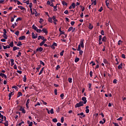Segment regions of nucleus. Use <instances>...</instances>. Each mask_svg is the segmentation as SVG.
Returning a JSON list of instances; mask_svg holds the SVG:
<instances>
[{"label": "nucleus", "instance_id": "14", "mask_svg": "<svg viewBox=\"0 0 126 126\" xmlns=\"http://www.w3.org/2000/svg\"><path fill=\"white\" fill-rule=\"evenodd\" d=\"M44 67L41 68V70L40 71L39 73H38V75H41L42 73H43V71H44Z\"/></svg>", "mask_w": 126, "mask_h": 126}, {"label": "nucleus", "instance_id": "51", "mask_svg": "<svg viewBox=\"0 0 126 126\" xmlns=\"http://www.w3.org/2000/svg\"><path fill=\"white\" fill-rule=\"evenodd\" d=\"M101 35H102L103 36H105V32H104V31L102 30L101 31Z\"/></svg>", "mask_w": 126, "mask_h": 126}, {"label": "nucleus", "instance_id": "62", "mask_svg": "<svg viewBox=\"0 0 126 126\" xmlns=\"http://www.w3.org/2000/svg\"><path fill=\"white\" fill-rule=\"evenodd\" d=\"M12 93H13L12 92H11L10 93H9L8 94V97H11L12 95H13V94H12Z\"/></svg>", "mask_w": 126, "mask_h": 126}, {"label": "nucleus", "instance_id": "53", "mask_svg": "<svg viewBox=\"0 0 126 126\" xmlns=\"http://www.w3.org/2000/svg\"><path fill=\"white\" fill-rule=\"evenodd\" d=\"M3 35H6V30L4 29L3 30Z\"/></svg>", "mask_w": 126, "mask_h": 126}, {"label": "nucleus", "instance_id": "24", "mask_svg": "<svg viewBox=\"0 0 126 126\" xmlns=\"http://www.w3.org/2000/svg\"><path fill=\"white\" fill-rule=\"evenodd\" d=\"M103 63H104L106 64H108L109 63V62H108V61H107V60L105 59L103 60Z\"/></svg>", "mask_w": 126, "mask_h": 126}, {"label": "nucleus", "instance_id": "3", "mask_svg": "<svg viewBox=\"0 0 126 126\" xmlns=\"http://www.w3.org/2000/svg\"><path fill=\"white\" fill-rule=\"evenodd\" d=\"M77 116H82V117L80 116L79 118L80 119H82V118H85V115H84V113L83 112H81V113H79L77 114Z\"/></svg>", "mask_w": 126, "mask_h": 126}, {"label": "nucleus", "instance_id": "26", "mask_svg": "<svg viewBox=\"0 0 126 126\" xmlns=\"http://www.w3.org/2000/svg\"><path fill=\"white\" fill-rule=\"evenodd\" d=\"M48 21L50 22V23H53V18L49 17L48 18Z\"/></svg>", "mask_w": 126, "mask_h": 126}, {"label": "nucleus", "instance_id": "64", "mask_svg": "<svg viewBox=\"0 0 126 126\" xmlns=\"http://www.w3.org/2000/svg\"><path fill=\"white\" fill-rule=\"evenodd\" d=\"M123 117H120L119 118L117 119V121H122Z\"/></svg>", "mask_w": 126, "mask_h": 126}, {"label": "nucleus", "instance_id": "32", "mask_svg": "<svg viewBox=\"0 0 126 126\" xmlns=\"http://www.w3.org/2000/svg\"><path fill=\"white\" fill-rule=\"evenodd\" d=\"M43 32V30H41V29H37V30H36V32H37V33H41V32Z\"/></svg>", "mask_w": 126, "mask_h": 126}, {"label": "nucleus", "instance_id": "16", "mask_svg": "<svg viewBox=\"0 0 126 126\" xmlns=\"http://www.w3.org/2000/svg\"><path fill=\"white\" fill-rule=\"evenodd\" d=\"M89 91H91L92 90V89H91V87L92 86V84L91 83H89Z\"/></svg>", "mask_w": 126, "mask_h": 126}, {"label": "nucleus", "instance_id": "12", "mask_svg": "<svg viewBox=\"0 0 126 126\" xmlns=\"http://www.w3.org/2000/svg\"><path fill=\"white\" fill-rule=\"evenodd\" d=\"M30 103V98H28L27 100L26 106L28 107V106H29V103Z\"/></svg>", "mask_w": 126, "mask_h": 126}, {"label": "nucleus", "instance_id": "52", "mask_svg": "<svg viewBox=\"0 0 126 126\" xmlns=\"http://www.w3.org/2000/svg\"><path fill=\"white\" fill-rule=\"evenodd\" d=\"M101 40H102V35H100L99 36L98 41H101Z\"/></svg>", "mask_w": 126, "mask_h": 126}, {"label": "nucleus", "instance_id": "8", "mask_svg": "<svg viewBox=\"0 0 126 126\" xmlns=\"http://www.w3.org/2000/svg\"><path fill=\"white\" fill-rule=\"evenodd\" d=\"M36 51V52H43V48L40 47L39 48H37Z\"/></svg>", "mask_w": 126, "mask_h": 126}, {"label": "nucleus", "instance_id": "17", "mask_svg": "<svg viewBox=\"0 0 126 126\" xmlns=\"http://www.w3.org/2000/svg\"><path fill=\"white\" fill-rule=\"evenodd\" d=\"M32 29H33L35 31H37V30H38V28H37V27H36V26H35V25H32Z\"/></svg>", "mask_w": 126, "mask_h": 126}, {"label": "nucleus", "instance_id": "27", "mask_svg": "<svg viewBox=\"0 0 126 126\" xmlns=\"http://www.w3.org/2000/svg\"><path fill=\"white\" fill-rule=\"evenodd\" d=\"M18 47H20V46H22V43H21V41H19L18 44H17Z\"/></svg>", "mask_w": 126, "mask_h": 126}, {"label": "nucleus", "instance_id": "33", "mask_svg": "<svg viewBox=\"0 0 126 126\" xmlns=\"http://www.w3.org/2000/svg\"><path fill=\"white\" fill-rule=\"evenodd\" d=\"M21 20H22V18L19 17V18H17V19H16V22H17V21H21Z\"/></svg>", "mask_w": 126, "mask_h": 126}, {"label": "nucleus", "instance_id": "15", "mask_svg": "<svg viewBox=\"0 0 126 126\" xmlns=\"http://www.w3.org/2000/svg\"><path fill=\"white\" fill-rule=\"evenodd\" d=\"M123 68V63H121L120 65H118V69H122Z\"/></svg>", "mask_w": 126, "mask_h": 126}, {"label": "nucleus", "instance_id": "55", "mask_svg": "<svg viewBox=\"0 0 126 126\" xmlns=\"http://www.w3.org/2000/svg\"><path fill=\"white\" fill-rule=\"evenodd\" d=\"M41 104L40 102H37L36 104L34 105V107H37V106H40Z\"/></svg>", "mask_w": 126, "mask_h": 126}, {"label": "nucleus", "instance_id": "63", "mask_svg": "<svg viewBox=\"0 0 126 126\" xmlns=\"http://www.w3.org/2000/svg\"><path fill=\"white\" fill-rule=\"evenodd\" d=\"M5 40L6 39L5 38H2L0 39V41H1V42H5L6 41Z\"/></svg>", "mask_w": 126, "mask_h": 126}, {"label": "nucleus", "instance_id": "34", "mask_svg": "<svg viewBox=\"0 0 126 126\" xmlns=\"http://www.w3.org/2000/svg\"><path fill=\"white\" fill-rule=\"evenodd\" d=\"M15 26H17V24L16 23H15L14 24H13L11 26V27H12L13 29L15 28Z\"/></svg>", "mask_w": 126, "mask_h": 126}, {"label": "nucleus", "instance_id": "4", "mask_svg": "<svg viewBox=\"0 0 126 126\" xmlns=\"http://www.w3.org/2000/svg\"><path fill=\"white\" fill-rule=\"evenodd\" d=\"M19 111H21L23 114H25V113H26V111H25V109H24L22 106H20Z\"/></svg>", "mask_w": 126, "mask_h": 126}, {"label": "nucleus", "instance_id": "35", "mask_svg": "<svg viewBox=\"0 0 126 126\" xmlns=\"http://www.w3.org/2000/svg\"><path fill=\"white\" fill-rule=\"evenodd\" d=\"M72 29H73V27H69L67 31L68 32H70V31H71V30H72Z\"/></svg>", "mask_w": 126, "mask_h": 126}, {"label": "nucleus", "instance_id": "18", "mask_svg": "<svg viewBox=\"0 0 126 126\" xmlns=\"http://www.w3.org/2000/svg\"><path fill=\"white\" fill-rule=\"evenodd\" d=\"M42 67V65L41 64H39L38 65L37 67H36V69L38 72H39V69H40V68H41V67Z\"/></svg>", "mask_w": 126, "mask_h": 126}, {"label": "nucleus", "instance_id": "22", "mask_svg": "<svg viewBox=\"0 0 126 126\" xmlns=\"http://www.w3.org/2000/svg\"><path fill=\"white\" fill-rule=\"evenodd\" d=\"M26 80H27V78H26V75H25L23 77V81L24 82H26Z\"/></svg>", "mask_w": 126, "mask_h": 126}, {"label": "nucleus", "instance_id": "57", "mask_svg": "<svg viewBox=\"0 0 126 126\" xmlns=\"http://www.w3.org/2000/svg\"><path fill=\"white\" fill-rule=\"evenodd\" d=\"M79 55H82V54H83V51L82 50H79Z\"/></svg>", "mask_w": 126, "mask_h": 126}, {"label": "nucleus", "instance_id": "50", "mask_svg": "<svg viewBox=\"0 0 126 126\" xmlns=\"http://www.w3.org/2000/svg\"><path fill=\"white\" fill-rule=\"evenodd\" d=\"M103 10V7H100V9L98 10V11L99 12H102V11Z\"/></svg>", "mask_w": 126, "mask_h": 126}, {"label": "nucleus", "instance_id": "11", "mask_svg": "<svg viewBox=\"0 0 126 126\" xmlns=\"http://www.w3.org/2000/svg\"><path fill=\"white\" fill-rule=\"evenodd\" d=\"M42 32L43 33H45V34H46V35L48 34V31H47V29L43 28L42 29Z\"/></svg>", "mask_w": 126, "mask_h": 126}, {"label": "nucleus", "instance_id": "13", "mask_svg": "<svg viewBox=\"0 0 126 126\" xmlns=\"http://www.w3.org/2000/svg\"><path fill=\"white\" fill-rule=\"evenodd\" d=\"M102 42H107V37L103 36L102 39Z\"/></svg>", "mask_w": 126, "mask_h": 126}, {"label": "nucleus", "instance_id": "36", "mask_svg": "<svg viewBox=\"0 0 126 126\" xmlns=\"http://www.w3.org/2000/svg\"><path fill=\"white\" fill-rule=\"evenodd\" d=\"M68 81L69 83H71V82H72V78H69L68 79Z\"/></svg>", "mask_w": 126, "mask_h": 126}, {"label": "nucleus", "instance_id": "38", "mask_svg": "<svg viewBox=\"0 0 126 126\" xmlns=\"http://www.w3.org/2000/svg\"><path fill=\"white\" fill-rule=\"evenodd\" d=\"M52 122H53L54 123H57L58 119H57V118H54L52 120Z\"/></svg>", "mask_w": 126, "mask_h": 126}, {"label": "nucleus", "instance_id": "45", "mask_svg": "<svg viewBox=\"0 0 126 126\" xmlns=\"http://www.w3.org/2000/svg\"><path fill=\"white\" fill-rule=\"evenodd\" d=\"M77 30H76V29L75 28H73V29L72 30V33H73V32H76V31Z\"/></svg>", "mask_w": 126, "mask_h": 126}, {"label": "nucleus", "instance_id": "23", "mask_svg": "<svg viewBox=\"0 0 126 126\" xmlns=\"http://www.w3.org/2000/svg\"><path fill=\"white\" fill-rule=\"evenodd\" d=\"M18 8H20V9H21V10H23L25 9V8L22 6H18Z\"/></svg>", "mask_w": 126, "mask_h": 126}, {"label": "nucleus", "instance_id": "21", "mask_svg": "<svg viewBox=\"0 0 126 126\" xmlns=\"http://www.w3.org/2000/svg\"><path fill=\"white\" fill-rule=\"evenodd\" d=\"M22 93L19 92H18V94H17V98H19V97H20V96H22Z\"/></svg>", "mask_w": 126, "mask_h": 126}, {"label": "nucleus", "instance_id": "61", "mask_svg": "<svg viewBox=\"0 0 126 126\" xmlns=\"http://www.w3.org/2000/svg\"><path fill=\"white\" fill-rule=\"evenodd\" d=\"M33 11H34L33 12H34L35 15H36L37 14V13H38V12H37V11L35 9H33Z\"/></svg>", "mask_w": 126, "mask_h": 126}, {"label": "nucleus", "instance_id": "20", "mask_svg": "<svg viewBox=\"0 0 126 126\" xmlns=\"http://www.w3.org/2000/svg\"><path fill=\"white\" fill-rule=\"evenodd\" d=\"M52 19L53 20L54 22H58V20H57V19H56V16H53L52 17Z\"/></svg>", "mask_w": 126, "mask_h": 126}, {"label": "nucleus", "instance_id": "59", "mask_svg": "<svg viewBox=\"0 0 126 126\" xmlns=\"http://www.w3.org/2000/svg\"><path fill=\"white\" fill-rule=\"evenodd\" d=\"M15 35H17V36H18V35H19V31H17L15 32Z\"/></svg>", "mask_w": 126, "mask_h": 126}, {"label": "nucleus", "instance_id": "44", "mask_svg": "<svg viewBox=\"0 0 126 126\" xmlns=\"http://www.w3.org/2000/svg\"><path fill=\"white\" fill-rule=\"evenodd\" d=\"M53 8L54 9L53 10L54 11H57V10H58V9H57V5L56 6H54Z\"/></svg>", "mask_w": 126, "mask_h": 126}, {"label": "nucleus", "instance_id": "43", "mask_svg": "<svg viewBox=\"0 0 126 126\" xmlns=\"http://www.w3.org/2000/svg\"><path fill=\"white\" fill-rule=\"evenodd\" d=\"M17 3L18 4V5H19L20 4H21V5H22V3L20 2V1H19V0H17Z\"/></svg>", "mask_w": 126, "mask_h": 126}, {"label": "nucleus", "instance_id": "2", "mask_svg": "<svg viewBox=\"0 0 126 126\" xmlns=\"http://www.w3.org/2000/svg\"><path fill=\"white\" fill-rule=\"evenodd\" d=\"M83 101H80L79 103H76L75 105V108H79L80 107H82L84 105Z\"/></svg>", "mask_w": 126, "mask_h": 126}, {"label": "nucleus", "instance_id": "5", "mask_svg": "<svg viewBox=\"0 0 126 126\" xmlns=\"http://www.w3.org/2000/svg\"><path fill=\"white\" fill-rule=\"evenodd\" d=\"M82 101H84V104H86V103H87V100H86V97L85 96H83L82 98Z\"/></svg>", "mask_w": 126, "mask_h": 126}, {"label": "nucleus", "instance_id": "49", "mask_svg": "<svg viewBox=\"0 0 126 126\" xmlns=\"http://www.w3.org/2000/svg\"><path fill=\"white\" fill-rule=\"evenodd\" d=\"M39 23H42V22H44V20L42 18H40L39 21Z\"/></svg>", "mask_w": 126, "mask_h": 126}, {"label": "nucleus", "instance_id": "10", "mask_svg": "<svg viewBox=\"0 0 126 126\" xmlns=\"http://www.w3.org/2000/svg\"><path fill=\"white\" fill-rule=\"evenodd\" d=\"M0 76H1V77H4L5 79L7 78L6 75H5L2 73H0Z\"/></svg>", "mask_w": 126, "mask_h": 126}, {"label": "nucleus", "instance_id": "25", "mask_svg": "<svg viewBox=\"0 0 126 126\" xmlns=\"http://www.w3.org/2000/svg\"><path fill=\"white\" fill-rule=\"evenodd\" d=\"M89 29H91V30L93 29V26H92V25H91V23L89 24Z\"/></svg>", "mask_w": 126, "mask_h": 126}, {"label": "nucleus", "instance_id": "1", "mask_svg": "<svg viewBox=\"0 0 126 126\" xmlns=\"http://www.w3.org/2000/svg\"><path fill=\"white\" fill-rule=\"evenodd\" d=\"M84 40L81 39L80 44L78 45L77 51H81V48H84Z\"/></svg>", "mask_w": 126, "mask_h": 126}, {"label": "nucleus", "instance_id": "46", "mask_svg": "<svg viewBox=\"0 0 126 126\" xmlns=\"http://www.w3.org/2000/svg\"><path fill=\"white\" fill-rule=\"evenodd\" d=\"M64 53V50H63L61 53H60V56H63V53Z\"/></svg>", "mask_w": 126, "mask_h": 126}, {"label": "nucleus", "instance_id": "37", "mask_svg": "<svg viewBox=\"0 0 126 126\" xmlns=\"http://www.w3.org/2000/svg\"><path fill=\"white\" fill-rule=\"evenodd\" d=\"M3 124H4L5 126H8V121H5V123Z\"/></svg>", "mask_w": 126, "mask_h": 126}, {"label": "nucleus", "instance_id": "47", "mask_svg": "<svg viewBox=\"0 0 126 126\" xmlns=\"http://www.w3.org/2000/svg\"><path fill=\"white\" fill-rule=\"evenodd\" d=\"M90 75L91 77H92V76H93V72H92V71H90Z\"/></svg>", "mask_w": 126, "mask_h": 126}, {"label": "nucleus", "instance_id": "40", "mask_svg": "<svg viewBox=\"0 0 126 126\" xmlns=\"http://www.w3.org/2000/svg\"><path fill=\"white\" fill-rule=\"evenodd\" d=\"M45 42L44 41H42L40 44H39V46H40V47H42L43 46V45H44Z\"/></svg>", "mask_w": 126, "mask_h": 126}, {"label": "nucleus", "instance_id": "19", "mask_svg": "<svg viewBox=\"0 0 126 126\" xmlns=\"http://www.w3.org/2000/svg\"><path fill=\"white\" fill-rule=\"evenodd\" d=\"M14 65V60L11 59V66H13Z\"/></svg>", "mask_w": 126, "mask_h": 126}, {"label": "nucleus", "instance_id": "39", "mask_svg": "<svg viewBox=\"0 0 126 126\" xmlns=\"http://www.w3.org/2000/svg\"><path fill=\"white\" fill-rule=\"evenodd\" d=\"M71 6H72V8H75V3H72Z\"/></svg>", "mask_w": 126, "mask_h": 126}, {"label": "nucleus", "instance_id": "48", "mask_svg": "<svg viewBox=\"0 0 126 126\" xmlns=\"http://www.w3.org/2000/svg\"><path fill=\"white\" fill-rule=\"evenodd\" d=\"M3 37L4 38V39H5L6 40V39H7V35L6 34H3Z\"/></svg>", "mask_w": 126, "mask_h": 126}, {"label": "nucleus", "instance_id": "6", "mask_svg": "<svg viewBox=\"0 0 126 126\" xmlns=\"http://www.w3.org/2000/svg\"><path fill=\"white\" fill-rule=\"evenodd\" d=\"M26 39V36H25V35H23L19 37V40H25Z\"/></svg>", "mask_w": 126, "mask_h": 126}, {"label": "nucleus", "instance_id": "41", "mask_svg": "<svg viewBox=\"0 0 126 126\" xmlns=\"http://www.w3.org/2000/svg\"><path fill=\"white\" fill-rule=\"evenodd\" d=\"M39 62H40V65H41V64L43 65V66L45 65V63L43 61H40Z\"/></svg>", "mask_w": 126, "mask_h": 126}, {"label": "nucleus", "instance_id": "9", "mask_svg": "<svg viewBox=\"0 0 126 126\" xmlns=\"http://www.w3.org/2000/svg\"><path fill=\"white\" fill-rule=\"evenodd\" d=\"M2 47L4 50H6V49H10V46L9 45H6V46L4 45H2Z\"/></svg>", "mask_w": 126, "mask_h": 126}, {"label": "nucleus", "instance_id": "31", "mask_svg": "<svg viewBox=\"0 0 126 126\" xmlns=\"http://www.w3.org/2000/svg\"><path fill=\"white\" fill-rule=\"evenodd\" d=\"M78 62H79V58L76 57V58L75 59V63H78Z\"/></svg>", "mask_w": 126, "mask_h": 126}, {"label": "nucleus", "instance_id": "58", "mask_svg": "<svg viewBox=\"0 0 126 126\" xmlns=\"http://www.w3.org/2000/svg\"><path fill=\"white\" fill-rule=\"evenodd\" d=\"M61 120V123H63L64 121V118L63 117H62Z\"/></svg>", "mask_w": 126, "mask_h": 126}, {"label": "nucleus", "instance_id": "42", "mask_svg": "<svg viewBox=\"0 0 126 126\" xmlns=\"http://www.w3.org/2000/svg\"><path fill=\"white\" fill-rule=\"evenodd\" d=\"M12 89H13V88L14 89H15V90H17V89H18V88L16 86H14L13 87H12Z\"/></svg>", "mask_w": 126, "mask_h": 126}, {"label": "nucleus", "instance_id": "30", "mask_svg": "<svg viewBox=\"0 0 126 126\" xmlns=\"http://www.w3.org/2000/svg\"><path fill=\"white\" fill-rule=\"evenodd\" d=\"M62 4H63V5H66V6L67 5V3H66L65 1H62Z\"/></svg>", "mask_w": 126, "mask_h": 126}, {"label": "nucleus", "instance_id": "60", "mask_svg": "<svg viewBox=\"0 0 126 126\" xmlns=\"http://www.w3.org/2000/svg\"><path fill=\"white\" fill-rule=\"evenodd\" d=\"M16 50H17V47H16V46L13 47V51H16Z\"/></svg>", "mask_w": 126, "mask_h": 126}, {"label": "nucleus", "instance_id": "28", "mask_svg": "<svg viewBox=\"0 0 126 126\" xmlns=\"http://www.w3.org/2000/svg\"><path fill=\"white\" fill-rule=\"evenodd\" d=\"M9 44V46L10 47H11V48H12L14 46V44H13V41H11V42H10V44Z\"/></svg>", "mask_w": 126, "mask_h": 126}, {"label": "nucleus", "instance_id": "29", "mask_svg": "<svg viewBox=\"0 0 126 126\" xmlns=\"http://www.w3.org/2000/svg\"><path fill=\"white\" fill-rule=\"evenodd\" d=\"M20 56H21V52H19L18 53V55H16L17 58H19Z\"/></svg>", "mask_w": 126, "mask_h": 126}, {"label": "nucleus", "instance_id": "56", "mask_svg": "<svg viewBox=\"0 0 126 126\" xmlns=\"http://www.w3.org/2000/svg\"><path fill=\"white\" fill-rule=\"evenodd\" d=\"M50 114H54V109L52 108L50 110Z\"/></svg>", "mask_w": 126, "mask_h": 126}, {"label": "nucleus", "instance_id": "54", "mask_svg": "<svg viewBox=\"0 0 126 126\" xmlns=\"http://www.w3.org/2000/svg\"><path fill=\"white\" fill-rule=\"evenodd\" d=\"M54 93H55V95H58V90L55 89L54 90Z\"/></svg>", "mask_w": 126, "mask_h": 126}, {"label": "nucleus", "instance_id": "7", "mask_svg": "<svg viewBox=\"0 0 126 126\" xmlns=\"http://www.w3.org/2000/svg\"><path fill=\"white\" fill-rule=\"evenodd\" d=\"M32 39H37V38H38V36L35 35V33L34 32H32Z\"/></svg>", "mask_w": 126, "mask_h": 126}]
</instances>
